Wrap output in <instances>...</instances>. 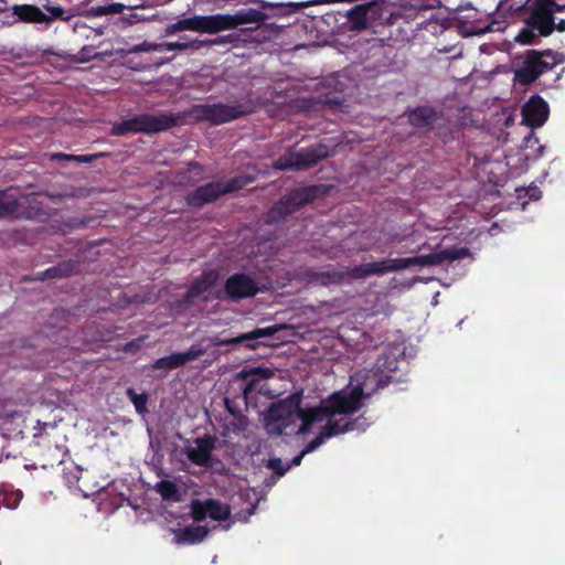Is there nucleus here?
Returning a JSON list of instances; mask_svg holds the SVG:
<instances>
[{
  "label": "nucleus",
  "mask_w": 565,
  "mask_h": 565,
  "mask_svg": "<svg viewBox=\"0 0 565 565\" xmlns=\"http://www.w3.org/2000/svg\"><path fill=\"white\" fill-rule=\"evenodd\" d=\"M193 116L196 120L210 121L213 125H222L234 119L241 118L247 114L243 106L233 104H196L189 111H183Z\"/></svg>",
  "instance_id": "obj_6"
},
{
  "label": "nucleus",
  "mask_w": 565,
  "mask_h": 565,
  "mask_svg": "<svg viewBox=\"0 0 565 565\" xmlns=\"http://www.w3.org/2000/svg\"><path fill=\"white\" fill-rule=\"evenodd\" d=\"M328 193L324 184L297 188L285 194L267 213L268 223H279L306 204Z\"/></svg>",
  "instance_id": "obj_3"
},
{
  "label": "nucleus",
  "mask_w": 565,
  "mask_h": 565,
  "mask_svg": "<svg viewBox=\"0 0 565 565\" xmlns=\"http://www.w3.org/2000/svg\"><path fill=\"white\" fill-rule=\"evenodd\" d=\"M126 395L139 415H145L149 412L147 408L149 396L147 393H137L132 387H128Z\"/></svg>",
  "instance_id": "obj_34"
},
{
  "label": "nucleus",
  "mask_w": 565,
  "mask_h": 565,
  "mask_svg": "<svg viewBox=\"0 0 565 565\" xmlns=\"http://www.w3.org/2000/svg\"><path fill=\"white\" fill-rule=\"evenodd\" d=\"M38 425L40 426V430L34 433V437L42 435V430L46 427V423L41 424L38 422Z\"/></svg>",
  "instance_id": "obj_60"
},
{
  "label": "nucleus",
  "mask_w": 565,
  "mask_h": 565,
  "mask_svg": "<svg viewBox=\"0 0 565 565\" xmlns=\"http://www.w3.org/2000/svg\"><path fill=\"white\" fill-rule=\"evenodd\" d=\"M164 32H166V35H172V34L178 33L173 23L168 24Z\"/></svg>",
  "instance_id": "obj_59"
},
{
  "label": "nucleus",
  "mask_w": 565,
  "mask_h": 565,
  "mask_svg": "<svg viewBox=\"0 0 565 565\" xmlns=\"http://www.w3.org/2000/svg\"><path fill=\"white\" fill-rule=\"evenodd\" d=\"M46 10L53 15L55 19H65L64 13L65 10L61 7H46Z\"/></svg>",
  "instance_id": "obj_51"
},
{
  "label": "nucleus",
  "mask_w": 565,
  "mask_h": 565,
  "mask_svg": "<svg viewBox=\"0 0 565 565\" xmlns=\"http://www.w3.org/2000/svg\"><path fill=\"white\" fill-rule=\"evenodd\" d=\"M175 26L177 32L183 31L182 21L179 20L178 22L173 23Z\"/></svg>",
  "instance_id": "obj_61"
},
{
  "label": "nucleus",
  "mask_w": 565,
  "mask_h": 565,
  "mask_svg": "<svg viewBox=\"0 0 565 565\" xmlns=\"http://www.w3.org/2000/svg\"><path fill=\"white\" fill-rule=\"evenodd\" d=\"M106 153H93V154H67L63 152H57L52 154L53 161H74L77 163H93L98 158L105 157Z\"/></svg>",
  "instance_id": "obj_33"
},
{
  "label": "nucleus",
  "mask_w": 565,
  "mask_h": 565,
  "mask_svg": "<svg viewBox=\"0 0 565 565\" xmlns=\"http://www.w3.org/2000/svg\"><path fill=\"white\" fill-rule=\"evenodd\" d=\"M298 419V416L286 417V419L277 422L273 427H266V429L270 435H291L295 434V430L297 429L296 423Z\"/></svg>",
  "instance_id": "obj_32"
},
{
  "label": "nucleus",
  "mask_w": 565,
  "mask_h": 565,
  "mask_svg": "<svg viewBox=\"0 0 565 565\" xmlns=\"http://www.w3.org/2000/svg\"><path fill=\"white\" fill-rule=\"evenodd\" d=\"M255 382H256V380L252 379L248 383H246V385L242 390L243 399H244L245 404H247L248 394H250L254 391Z\"/></svg>",
  "instance_id": "obj_50"
},
{
  "label": "nucleus",
  "mask_w": 565,
  "mask_h": 565,
  "mask_svg": "<svg viewBox=\"0 0 565 565\" xmlns=\"http://www.w3.org/2000/svg\"><path fill=\"white\" fill-rule=\"evenodd\" d=\"M333 154L330 147L323 142H318L306 148L294 151V160L298 166V170L312 168L321 160L327 159Z\"/></svg>",
  "instance_id": "obj_15"
},
{
  "label": "nucleus",
  "mask_w": 565,
  "mask_h": 565,
  "mask_svg": "<svg viewBox=\"0 0 565 565\" xmlns=\"http://www.w3.org/2000/svg\"><path fill=\"white\" fill-rule=\"evenodd\" d=\"M408 122L415 128H428L437 118L435 108L430 106H419L408 111Z\"/></svg>",
  "instance_id": "obj_28"
},
{
  "label": "nucleus",
  "mask_w": 565,
  "mask_h": 565,
  "mask_svg": "<svg viewBox=\"0 0 565 565\" xmlns=\"http://www.w3.org/2000/svg\"><path fill=\"white\" fill-rule=\"evenodd\" d=\"M526 9V3L514 4L511 0H501L497 7V13L504 17L514 15Z\"/></svg>",
  "instance_id": "obj_37"
},
{
  "label": "nucleus",
  "mask_w": 565,
  "mask_h": 565,
  "mask_svg": "<svg viewBox=\"0 0 565 565\" xmlns=\"http://www.w3.org/2000/svg\"><path fill=\"white\" fill-rule=\"evenodd\" d=\"M12 12L21 21L26 23H43L51 21L49 15L42 12L39 7L33 4H15L12 8Z\"/></svg>",
  "instance_id": "obj_27"
},
{
  "label": "nucleus",
  "mask_w": 565,
  "mask_h": 565,
  "mask_svg": "<svg viewBox=\"0 0 565 565\" xmlns=\"http://www.w3.org/2000/svg\"><path fill=\"white\" fill-rule=\"evenodd\" d=\"M259 291L258 282L252 276L245 273H235L225 280V296L220 298L238 302L255 297Z\"/></svg>",
  "instance_id": "obj_7"
},
{
  "label": "nucleus",
  "mask_w": 565,
  "mask_h": 565,
  "mask_svg": "<svg viewBox=\"0 0 565 565\" xmlns=\"http://www.w3.org/2000/svg\"><path fill=\"white\" fill-rule=\"evenodd\" d=\"M305 456H306V454L301 450V452L299 455H297L296 457H294L292 460L288 465H291V468L300 466Z\"/></svg>",
  "instance_id": "obj_56"
},
{
  "label": "nucleus",
  "mask_w": 565,
  "mask_h": 565,
  "mask_svg": "<svg viewBox=\"0 0 565 565\" xmlns=\"http://www.w3.org/2000/svg\"><path fill=\"white\" fill-rule=\"evenodd\" d=\"M367 275H384L387 273L385 259L366 264Z\"/></svg>",
  "instance_id": "obj_46"
},
{
  "label": "nucleus",
  "mask_w": 565,
  "mask_h": 565,
  "mask_svg": "<svg viewBox=\"0 0 565 565\" xmlns=\"http://www.w3.org/2000/svg\"><path fill=\"white\" fill-rule=\"evenodd\" d=\"M85 50H86V49H83V50H82V57H81V61H88V60H89V57H88V56H85V55H84Z\"/></svg>",
  "instance_id": "obj_63"
},
{
  "label": "nucleus",
  "mask_w": 565,
  "mask_h": 565,
  "mask_svg": "<svg viewBox=\"0 0 565 565\" xmlns=\"http://www.w3.org/2000/svg\"><path fill=\"white\" fill-rule=\"evenodd\" d=\"M358 424V419L353 420H347L344 418H341L339 420L337 419H329L326 424V426L322 428L320 434L312 439L310 443L306 445V447L302 449V451L307 455L316 450L318 447H320L324 439L331 438L333 436H337L339 434L352 431L355 429V426Z\"/></svg>",
  "instance_id": "obj_14"
},
{
  "label": "nucleus",
  "mask_w": 565,
  "mask_h": 565,
  "mask_svg": "<svg viewBox=\"0 0 565 565\" xmlns=\"http://www.w3.org/2000/svg\"><path fill=\"white\" fill-rule=\"evenodd\" d=\"M60 199L68 196V194H60L57 195Z\"/></svg>",
  "instance_id": "obj_64"
},
{
  "label": "nucleus",
  "mask_w": 565,
  "mask_h": 565,
  "mask_svg": "<svg viewBox=\"0 0 565 565\" xmlns=\"http://www.w3.org/2000/svg\"><path fill=\"white\" fill-rule=\"evenodd\" d=\"M553 18L550 0H532L525 23L536 29L541 36H548L554 32Z\"/></svg>",
  "instance_id": "obj_9"
},
{
  "label": "nucleus",
  "mask_w": 565,
  "mask_h": 565,
  "mask_svg": "<svg viewBox=\"0 0 565 565\" xmlns=\"http://www.w3.org/2000/svg\"><path fill=\"white\" fill-rule=\"evenodd\" d=\"M256 180L254 175L241 174L236 175L225 182H222L223 194H228L242 190L246 185L253 183Z\"/></svg>",
  "instance_id": "obj_30"
},
{
  "label": "nucleus",
  "mask_w": 565,
  "mask_h": 565,
  "mask_svg": "<svg viewBox=\"0 0 565 565\" xmlns=\"http://www.w3.org/2000/svg\"><path fill=\"white\" fill-rule=\"evenodd\" d=\"M210 289L203 285V282L198 278L193 281L188 290L189 298H199L203 294L207 292Z\"/></svg>",
  "instance_id": "obj_44"
},
{
  "label": "nucleus",
  "mask_w": 565,
  "mask_h": 565,
  "mask_svg": "<svg viewBox=\"0 0 565 565\" xmlns=\"http://www.w3.org/2000/svg\"><path fill=\"white\" fill-rule=\"evenodd\" d=\"M398 360L391 352H383L376 359L374 364V371H372V377H376V385L372 390L375 392L388 385L392 380L391 374L397 371Z\"/></svg>",
  "instance_id": "obj_17"
},
{
  "label": "nucleus",
  "mask_w": 565,
  "mask_h": 565,
  "mask_svg": "<svg viewBox=\"0 0 565 565\" xmlns=\"http://www.w3.org/2000/svg\"><path fill=\"white\" fill-rule=\"evenodd\" d=\"M195 448H186L188 459L200 467H206L211 462L212 452L216 446V438L212 435H204L194 439Z\"/></svg>",
  "instance_id": "obj_18"
},
{
  "label": "nucleus",
  "mask_w": 565,
  "mask_h": 565,
  "mask_svg": "<svg viewBox=\"0 0 565 565\" xmlns=\"http://www.w3.org/2000/svg\"><path fill=\"white\" fill-rule=\"evenodd\" d=\"M21 415L19 412H11L10 414H6L3 416H0V426L3 427L9 423H12L17 417H20Z\"/></svg>",
  "instance_id": "obj_49"
},
{
  "label": "nucleus",
  "mask_w": 565,
  "mask_h": 565,
  "mask_svg": "<svg viewBox=\"0 0 565 565\" xmlns=\"http://www.w3.org/2000/svg\"><path fill=\"white\" fill-rule=\"evenodd\" d=\"M298 418L301 420V425L297 427L295 430L296 435H303L309 430V427L317 423L327 419L329 420V415H327L326 404L315 408H306L302 409L301 405H299Z\"/></svg>",
  "instance_id": "obj_23"
},
{
  "label": "nucleus",
  "mask_w": 565,
  "mask_h": 565,
  "mask_svg": "<svg viewBox=\"0 0 565 565\" xmlns=\"http://www.w3.org/2000/svg\"><path fill=\"white\" fill-rule=\"evenodd\" d=\"M42 204L36 194L30 193L19 199L12 189L0 190V218H33L40 215Z\"/></svg>",
  "instance_id": "obj_5"
},
{
  "label": "nucleus",
  "mask_w": 565,
  "mask_h": 565,
  "mask_svg": "<svg viewBox=\"0 0 565 565\" xmlns=\"http://www.w3.org/2000/svg\"><path fill=\"white\" fill-rule=\"evenodd\" d=\"M266 467L273 470L278 478L285 476L286 472L291 469V465H282L281 459L277 457L269 458L266 462Z\"/></svg>",
  "instance_id": "obj_42"
},
{
  "label": "nucleus",
  "mask_w": 565,
  "mask_h": 565,
  "mask_svg": "<svg viewBox=\"0 0 565 565\" xmlns=\"http://www.w3.org/2000/svg\"><path fill=\"white\" fill-rule=\"evenodd\" d=\"M249 376H258L263 380H268L274 376V371L269 367H252L249 370H242L238 373V377L242 380H247Z\"/></svg>",
  "instance_id": "obj_39"
},
{
  "label": "nucleus",
  "mask_w": 565,
  "mask_h": 565,
  "mask_svg": "<svg viewBox=\"0 0 565 565\" xmlns=\"http://www.w3.org/2000/svg\"><path fill=\"white\" fill-rule=\"evenodd\" d=\"M469 255L467 247L449 248L428 255L413 257L414 266H438L445 262L462 259Z\"/></svg>",
  "instance_id": "obj_19"
},
{
  "label": "nucleus",
  "mask_w": 565,
  "mask_h": 565,
  "mask_svg": "<svg viewBox=\"0 0 565 565\" xmlns=\"http://www.w3.org/2000/svg\"><path fill=\"white\" fill-rule=\"evenodd\" d=\"M78 262L68 259L36 274L38 280L66 278L78 271Z\"/></svg>",
  "instance_id": "obj_25"
},
{
  "label": "nucleus",
  "mask_w": 565,
  "mask_h": 565,
  "mask_svg": "<svg viewBox=\"0 0 565 565\" xmlns=\"http://www.w3.org/2000/svg\"><path fill=\"white\" fill-rule=\"evenodd\" d=\"M64 315H65V312L62 309H55L53 311V316H55V317H60V316H64Z\"/></svg>",
  "instance_id": "obj_62"
},
{
  "label": "nucleus",
  "mask_w": 565,
  "mask_h": 565,
  "mask_svg": "<svg viewBox=\"0 0 565 565\" xmlns=\"http://www.w3.org/2000/svg\"><path fill=\"white\" fill-rule=\"evenodd\" d=\"M310 284L329 287L333 285H341L347 279V274L343 270H326V271H310L307 274Z\"/></svg>",
  "instance_id": "obj_26"
},
{
  "label": "nucleus",
  "mask_w": 565,
  "mask_h": 565,
  "mask_svg": "<svg viewBox=\"0 0 565 565\" xmlns=\"http://www.w3.org/2000/svg\"><path fill=\"white\" fill-rule=\"evenodd\" d=\"M125 4L120 2H113L104 6L92 7L88 14L92 17H104L109 14H118L125 10Z\"/></svg>",
  "instance_id": "obj_35"
},
{
  "label": "nucleus",
  "mask_w": 565,
  "mask_h": 565,
  "mask_svg": "<svg viewBox=\"0 0 565 565\" xmlns=\"http://www.w3.org/2000/svg\"><path fill=\"white\" fill-rule=\"evenodd\" d=\"M199 279L209 289H211L218 279V273L216 270H205L199 277Z\"/></svg>",
  "instance_id": "obj_47"
},
{
  "label": "nucleus",
  "mask_w": 565,
  "mask_h": 565,
  "mask_svg": "<svg viewBox=\"0 0 565 565\" xmlns=\"http://www.w3.org/2000/svg\"><path fill=\"white\" fill-rule=\"evenodd\" d=\"M224 404L226 412L237 420L236 430H244L247 426V418L242 414L239 406L228 397L224 398Z\"/></svg>",
  "instance_id": "obj_36"
},
{
  "label": "nucleus",
  "mask_w": 565,
  "mask_h": 565,
  "mask_svg": "<svg viewBox=\"0 0 565 565\" xmlns=\"http://www.w3.org/2000/svg\"><path fill=\"white\" fill-rule=\"evenodd\" d=\"M218 32L235 29L241 24L265 23L268 14L256 9H242L235 14H216Z\"/></svg>",
  "instance_id": "obj_12"
},
{
  "label": "nucleus",
  "mask_w": 565,
  "mask_h": 565,
  "mask_svg": "<svg viewBox=\"0 0 565 565\" xmlns=\"http://www.w3.org/2000/svg\"><path fill=\"white\" fill-rule=\"evenodd\" d=\"M385 4L383 0H372L350 9L347 18L356 31L365 30L383 18Z\"/></svg>",
  "instance_id": "obj_8"
},
{
  "label": "nucleus",
  "mask_w": 565,
  "mask_h": 565,
  "mask_svg": "<svg viewBox=\"0 0 565 565\" xmlns=\"http://www.w3.org/2000/svg\"><path fill=\"white\" fill-rule=\"evenodd\" d=\"M302 402V393L295 392L284 399L273 403L265 416L266 427H273L275 423L286 417L298 416L299 405Z\"/></svg>",
  "instance_id": "obj_10"
},
{
  "label": "nucleus",
  "mask_w": 565,
  "mask_h": 565,
  "mask_svg": "<svg viewBox=\"0 0 565 565\" xmlns=\"http://www.w3.org/2000/svg\"><path fill=\"white\" fill-rule=\"evenodd\" d=\"M551 7H552V13L555 12H564L565 11V0H550Z\"/></svg>",
  "instance_id": "obj_52"
},
{
  "label": "nucleus",
  "mask_w": 565,
  "mask_h": 565,
  "mask_svg": "<svg viewBox=\"0 0 565 565\" xmlns=\"http://www.w3.org/2000/svg\"><path fill=\"white\" fill-rule=\"evenodd\" d=\"M201 354L200 350H189L186 352L172 353L168 356L156 360L152 367L157 370H174L183 366L190 361L198 359Z\"/></svg>",
  "instance_id": "obj_22"
},
{
  "label": "nucleus",
  "mask_w": 565,
  "mask_h": 565,
  "mask_svg": "<svg viewBox=\"0 0 565 565\" xmlns=\"http://www.w3.org/2000/svg\"><path fill=\"white\" fill-rule=\"evenodd\" d=\"M209 534L204 525H189L174 533L175 542L179 544H196L203 541Z\"/></svg>",
  "instance_id": "obj_29"
},
{
  "label": "nucleus",
  "mask_w": 565,
  "mask_h": 565,
  "mask_svg": "<svg viewBox=\"0 0 565 565\" xmlns=\"http://www.w3.org/2000/svg\"><path fill=\"white\" fill-rule=\"evenodd\" d=\"M548 114V104L540 95H533L522 107V124L531 128L542 127Z\"/></svg>",
  "instance_id": "obj_13"
},
{
  "label": "nucleus",
  "mask_w": 565,
  "mask_h": 565,
  "mask_svg": "<svg viewBox=\"0 0 565 565\" xmlns=\"http://www.w3.org/2000/svg\"><path fill=\"white\" fill-rule=\"evenodd\" d=\"M267 8H269L271 10V14L273 15H288L292 12H295L297 9H298V6L297 4H294V3H287V4H284V3H277V4H267L266 6Z\"/></svg>",
  "instance_id": "obj_43"
},
{
  "label": "nucleus",
  "mask_w": 565,
  "mask_h": 565,
  "mask_svg": "<svg viewBox=\"0 0 565 565\" xmlns=\"http://www.w3.org/2000/svg\"><path fill=\"white\" fill-rule=\"evenodd\" d=\"M387 273L397 271L401 269L414 266L413 257L408 258H390L385 259Z\"/></svg>",
  "instance_id": "obj_41"
},
{
  "label": "nucleus",
  "mask_w": 565,
  "mask_h": 565,
  "mask_svg": "<svg viewBox=\"0 0 565 565\" xmlns=\"http://www.w3.org/2000/svg\"><path fill=\"white\" fill-rule=\"evenodd\" d=\"M422 7L425 8V9L440 8L441 7V1L440 0H427V3L422 4Z\"/></svg>",
  "instance_id": "obj_55"
},
{
  "label": "nucleus",
  "mask_w": 565,
  "mask_h": 565,
  "mask_svg": "<svg viewBox=\"0 0 565 565\" xmlns=\"http://www.w3.org/2000/svg\"><path fill=\"white\" fill-rule=\"evenodd\" d=\"M553 26H554V30H556L558 32H564L565 31V19H562L558 23H555V19L553 18Z\"/></svg>",
  "instance_id": "obj_57"
},
{
  "label": "nucleus",
  "mask_w": 565,
  "mask_h": 565,
  "mask_svg": "<svg viewBox=\"0 0 565 565\" xmlns=\"http://www.w3.org/2000/svg\"><path fill=\"white\" fill-rule=\"evenodd\" d=\"M347 278L351 279H363L365 277H369L367 270H366V264H361L358 266H354L352 268H349L347 271Z\"/></svg>",
  "instance_id": "obj_45"
},
{
  "label": "nucleus",
  "mask_w": 565,
  "mask_h": 565,
  "mask_svg": "<svg viewBox=\"0 0 565 565\" xmlns=\"http://www.w3.org/2000/svg\"><path fill=\"white\" fill-rule=\"evenodd\" d=\"M235 40L234 34H228L224 36H218L214 40L210 41H200L193 40L190 42H163L159 43V52H170V51H185L189 49L199 50L203 45H220L224 43H232Z\"/></svg>",
  "instance_id": "obj_20"
},
{
  "label": "nucleus",
  "mask_w": 565,
  "mask_h": 565,
  "mask_svg": "<svg viewBox=\"0 0 565 565\" xmlns=\"http://www.w3.org/2000/svg\"><path fill=\"white\" fill-rule=\"evenodd\" d=\"M564 62L563 53L546 50H526L522 61L513 72V81L521 86L529 87L534 84L543 74L552 71Z\"/></svg>",
  "instance_id": "obj_1"
},
{
  "label": "nucleus",
  "mask_w": 565,
  "mask_h": 565,
  "mask_svg": "<svg viewBox=\"0 0 565 565\" xmlns=\"http://www.w3.org/2000/svg\"><path fill=\"white\" fill-rule=\"evenodd\" d=\"M273 167L276 170L291 169L298 171V166L296 164V160H294V151H288L286 154L281 156L274 162Z\"/></svg>",
  "instance_id": "obj_40"
},
{
  "label": "nucleus",
  "mask_w": 565,
  "mask_h": 565,
  "mask_svg": "<svg viewBox=\"0 0 565 565\" xmlns=\"http://www.w3.org/2000/svg\"><path fill=\"white\" fill-rule=\"evenodd\" d=\"M223 195L222 181H212L189 192L185 202L191 207H202L217 201Z\"/></svg>",
  "instance_id": "obj_16"
},
{
  "label": "nucleus",
  "mask_w": 565,
  "mask_h": 565,
  "mask_svg": "<svg viewBox=\"0 0 565 565\" xmlns=\"http://www.w3.org/2000/svg\"><path fill=\"white\" fill-rule=\"evenodd\" d=\"M535 31H537V30L536 29H532V26H529L526 24V26L523 28L518 33V35L514 38V41L520 43V44H523V45L535 44V43H537V40H539V36H540V34L535 33Z\"/></svg>",
  "instance_id": "obj_38"
},
{
  "label": "nucleus",
  "mask_w": 565,
  "mask_h": 565,
  "mask_svg": "<svg viewBox=\"0 0 565 565\" xmlns=\"http://www.w3.org/2000/svg\"><path fill=\"white\" fill-rule=\"evenodd\" d=\"M159 43H149V42H142L140 44H137L132 47V52H151L156 51L159 52Z\"/></svg>",
  "instance_id": "obj_48"
},
{
  "label": "nucleus",
  "mask_w": 565,
  "mask_h": 565,
  "mask_svg": "<svg viewBox=\"0 0 565 565\" xmlns=\"http://www.w3.org/2000/svg\"><path fill=\"white\" fill-rule=\"evenodd\" d=\"M188 170L189 171H196V173H201L202 172V166L198 162H190L188 164Z\"/></svg>",
  "instance_id": "obj_58"
},
{
  "label": "nucleus",
  "mask_w": 565,
  "mask_h": 565,
  "mask_svg": "<svg viewBox=\"0 0 565 565\" xmlns=\"http://www.w3.org/2000/svg\"><path fill=\"white\" fill-rule=\"evenodd\" d=\"M371 376H366L363 383H359L349 391H339L330 395L326 403L327 415L329 419H333L335 415H351L359 412L366 398L372 392H365L367 387L366 381Z\"/></svg>",
  "instance_id": "obj_4"
},
{
  "label": "nucleus",
  "mask_w": 565,
  "mask_h": 565,
  "mask_svg": "<svg viewBox=\"0 0 565 565\" xmlns=\"http://www.w3.org/2000/svg\"><path fill=\"white\" fill-rule=\"evenodd\" d=\"M526 193L531 200H539L542 195L541 190L536 185L530 186Z\"/></svg>",
  "instance_id": "obj_53"
},
{
  "label": "nucleus",
  "mask_w": 565,
  "mask_h": 565,
  "mask_svg": "<svg viewBox=\"0 0 565 565\" xmlns=\"http://www.w3.org/2000/svg\"><path fill=\"white\" fill-rule=\"evenodd\" d=\"M141 341H142L141 339H137V340H132V341L128 342L125 347V351L126 352H136L137 350L140 349Z\"/></svg>",
  "instance_id": "obj_54"
},
{
  "label": "nucleus",
  "mask_w": 565,
  "mask_h": 565,
  "mask_svg": "<svg viewBox=\"0 0 565 565\" xmlns=\"http://www.w3.org/2000/svg\"><path fill=\"white\" fill-rule=\"evenodd\" d=\"M191 508L192 518L196 522L204 521L207 516L214 521H225L231 515L230 507L215 499L194 500Z\"/></svg>",
  "instance_id": "obj_11"
},
{
  "label": "nucleus",
  "mask_w": 565,
  "mask_h": 565,
  "mask_svg": "<svg viewBox=\"0 0 565 565\" xmlns=\"http://www.w3.org/2000/svg\"><path fill=\"white\" fill-rule=\"evenodd\" d=\"M154 490L164 501H179L180 492L178 486L170 480H161L154 486Z\"/></svg>",
  "instance_id": "obj_31"
},
{
  "label": "nucleus",
  "mask_w": 565,
  "mask_h": 565,
  "mask_svg": "<svg viewBox=\"0 0 565 565\" xmlns=\"http://www.w3.org/2000/svg\"><path fill=\"white\" fill-rule=\"evenodd\" d=\"M278 331L276 326L267 327V328H257L250 332L242 333L237 337L222 340L220 342L221 345H236V344H245L248 349H256L257 343L255 342L257 339L273 337Z\"/></svg>",
  "instance_id": "obj_21"
},
{
  "label": "nucleus",
  "mask_w": 565,
  "mask_h": 565,
  "mask_svg": "<svg viewBox=\"0 0 565 565\" xmlns=\"http://www.w3.org/2000/svg\"><path fill=\"white\" fill-rule=\"evenodd\" d=\"M184 113L139 114L113 125V136L128 134H159L184 124Z\"/></svg>",
  "instance_id": "obj_2"
},
{
  "label": "nucleus",
  "mask_w": 565,
  "mask_h": 565,
  "mask_svg": "<svg viewBox=\"0 0 565 565\" xmlns=\"http://www.w3.org/2000/svg\"><path fill=\"white\" fill-rule=\"evenodd\" d=\"M182 26L184 30L201 32V33H217V15H194L192 18L182 19Z\"/></svg>",
  "instance_id": "obj_24"
}]
</instances>
